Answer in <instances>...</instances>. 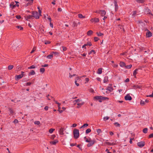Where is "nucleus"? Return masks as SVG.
Returning a JSON list of instances; mask_svg holds the SVG:
<instances>
[{"instance_id":"423d86ee","label":"nucleus","mask_w":153,"mask_h":153,"mask_svg":"<svg viewBox=\"0 0 153 153\" xmlns=\"http://www.w3.org/2000/svg\"><path fill=\"white\" fill-rule=\"evenodd\" d=\"M25 19L26 20L28 21L29 19H33L34 17L33 15H28L26 16H25Z\"/></svg>"},{"instance_id":"603ef678","label":"nucleus","mask_w":153,"mask_h":153,"mask_svg":"<svg viewBox=\"0 0 153 153\" xmlns=\"http://www.w3.org/2000/svg\"><path fill=\"white\" fill-rule=\"evenodd\" d=\"M76 75V74H73V75H71V74L70 73H69V77L70 78H71V77H72L74 76H75Z\"/></svg>"},{"instance_id":"aec40b11","label":"nucleus","mask_w":153,"mask_h":153,"mask_svg":"<svg viewBox=\"0 0 153 153\" xmlns=\"http://www.w3.org/2000/svg\"><path fill=\"white\" fill-rule=\"evenodd\" d=\"M93 31L91 30H89L87 32V35L88 36H90L93 33Z\"/></svg>"},{"instance_id":"473e14b6","label":"nucleus","mask_w":153,"mask_h":153,"mask_svg":"<svg viewBox=\"0 0 153 153\" xmlns=\"http://www.w3.org/2000/svg\"><path fill=\"white\" fill-rule=\"evenodd\" d=\"M88 125L87 123H86L84 124L83 126H82L80 128H84L85 127H86L88 126Z\"/></svg>"},{"instance_id":"2f4dec72","label":"nucleus","mask_w":153,"mask_h":153,"mask_svg":"<svg viewBox=\"0 0 153 153\" xmlns=\"http://www.w3.org/2000/svg\"><path fill=\"white\" fill-rule=\"evenodd\" d=\"M46 57L48 59H51L53 57V55L52 54H50L49 55L47 56Z\"/></svg>"},{"instance_id":"0eeeda50","label":"nucleus","mask_w":153,"mask_h":153,"mask_svg":"<svg viewBox=\"0 0 153 153\" xmlns=\"http://www.w3.org/2000/svg\"><path fill=\"white\" fill-rule=\"evenodd\" d=\"M125 99L126 100H129L130 101L132 100V97L130 96L129 94H127L125 97Z\"/></svg>"},{"instance_id":"b1692460","label":"nucleus","mask_w":153,"mask_h":153,"mask_svg":"<svg viewBox=\"0 0 153 153\" xmlns=\"http://www.w3.org/2000/svg\"><path fill=\"white\" fill-rule=\"evenodd\" d=\"M102 69L101 68H99L98 69L97 73L99 74H102Z\"/></svg>"},{"instance_id":"f8f14e48","label":"nucleus","mask_w":153,"mask_h":153,"mask_svg":"<svg viewBox=\"0 0 153 153\" xmlns=\"http://www.w3.org/2000/svg\"><path fill=\"white\" fill-rule=\"evenodd\" d=\"M33 0H26V1H28L29 2L26 4V6H27L28 5H30L32 4L33 2Z\"/></svg>"},{"instance_id":"f704fd0d","label":"nucleus","mask_w":153,"mask_h":153,"mask_svg":"<svg viewBox=\"0 0 153 153\" xmlns=\"http://www.w3.org/2000/svg\"><path fill=\"white\" fill-rule=\"evenodd\" d=\"M140 104L141 105H145V102L144 101H143L142 100H141L140 102Z\"/></svg>"},{"instance_id":"f03ea898","label":"nucleus","mask_w":153,"mask_h":153,"mask_svg":"<svg viewBox=\"0 0 153 153\" xmlns=\"http://www.w3.org/2000/svg\"><path fill=\"white\" fill-rule=\"evenodd\" d=\"M85 141L89 143H88L87 145V146L88 147H91V146H93L94 144L95 143H96V141L94 140H91V141H88V140H86Z\"/></svg>"},{"instance_id":"c9c22d12","label":"nucleus","mask_w":153,"mask_h":153,"mask_svg":"<svg viewBox=\"0 0 153 153\" xmlns=\"http://www.w3.org/2000/svg\"><path fill=\"white\" fill-rule=\"evenodd\" d=\"M91 131V130L90 128H88L86 130L85 133L86 134H88L90 133Z\"/></svg>"},{"instance_id":"c85d7f7f","label":"nucleus","mask_w":153,"mask_h":153,"mask_svg":"<svg viewBox=\"0 0 153 153\" xmlns=\"http://www.w3.org/2000/svg\"><path fill=\"white\" fill-rule=\"evenodd\" d=\"M13 65H10L8 66V70H10L12 69L13 68Z\"/></svg>"},{"instance_id":"2eb2a0df","label":"nucleus","mask_w":153,"mask_h":153,"mask_svg":"<svg viewBox=\"0 0 153 153\" xmlns=\"http://www.w3.org/2000/svg\"><path fill=\"white\" fill-rule=\"evenodd\" d=\"M119 64L121 67H125L126 66L125 63L123 62H120L119 63Z\"/></svg>"},{"instance_id":"0e129e2a","label":"nucleus","mask_w":153,"mask_h":153,"mask_svg":"<svg viewBox=\"0 0 153 153\" xmlns=\"http://www.w3.org/2000/svg\"><path fill=\"white\" fill-rule=\"evenodd\" d=\"M147 97H153V92H152V94L151 95H149L147 96Z\"/></svg>"},{"instance_id":"a19ab883","label":"nucleus","mask_w":153,"mask_h":153,"mask_svg":"<svg viewBox=\"0 0 153 153\" xmlns=\"http://www.w3.org/2000/svg\"><path fill=\"white\" fill-rule=\"evenodd\" d=\"M16 27L18 29H19L20 30H22L23 29V27L20 26H17Z\"/></svg>"},{"instance_id":"dca6fc26","label":"nucleus","mask_w":153,"mask_h":153,"mask_svg":"<svg viewBox=\"0 0 153 153\" xmlns=\"http://www.w3.org/2000/svg\"><path fill=\"white\" fill-rule=\"evenodd\" d=\"M14 4V2H12L10 4V7H12V9H13V8H14L15 7H16V5Z\"/></svg>"},{"instance_id":"c756f323","label":"nucleus","mask_w":153,"mask_h":153,"mask_svg":"<svg viewBox=\"0 0 153 153\" xmlns=\"http://www.w3.org/2000/svg\"><path fill=\"white\" fill-rule=\"evenodd\" d=\"M139 3H143L144 2V0H136Z\"/></svg>"},{"instance_id":"f257e3e1","label":"nucleus","mask_w":153,"mask_h":153,"mask_svg":"<svg viewBox=\"0 0 153 153\" xmlns=\"http://www.w3.org/2000/svg\"><path fill=\"white\" fill-rule=\"evenodd\" d=\"M74 137L75 139H77L79 136V130L75 129L73 130Z\"/></svg>"},{"instance_id":"bb28decb","label":"nucleus","mask_w":153,"mask_h":153,"mask_svg":"<svg viewBox=\"0 0 153 153\" xmlns=\"http://www.w3.org/2000/svg\"><path fill=\"white\" fill-rule=\"evenodd\" d=\"M132 66L131 65H126V66H125V68L126 69H130L131 68Z\"/></svg>"},{"instance_id":"864d4df0","label":"nucleus","mask_w":153,"mask_h":153,"mask_svg":"<svg viewBox=\"0 0 153 153\" xmlns=\"http://www.w3.org/2000/svg\"><path fill=\"white\" fill-rule=\"evenodd\" d=\"M48 64H45L44 65H42V67H48Z\"/></svg>"},{"instance_id":"4d7b16f0","label":"nucleus","mask_w":153,"mask_h":153,"mask_svg":"<svg viewBox=\"0 0 153 153\" xmlns=\"http://www.w3.org/2000/svg\"><path fill=\"white\" fill-rule=\"evenodd\" d=\"M62 48H63V51H66L67 50V48L64 46H62Z\"/></svg>"},{"instance_id":"ddd939ff","label":"nucleus","mask_w":153,"mask_h":153,"mask_svg":"<svg viewBox=\"0 0 153 153\" xmlns=\"http://www.w3.org/2000/svg\"><path fill=\"white\" fill-rule=\"evenodd\" d=\"M142 87V86L140 85H134L133 86V88L136 89L137 88L140 89Z\"/></svg>"},{"instance_id":"a18cd8bd","label":"nucleus","mask_w":153,"mask_h":153,"mask_svg":"<svg viewBox=\"0 0 153 153\" xmlns=\"http://www.w3.org/2000/svg\"><path fill=\"white\" fill-rule=\"evenodd\" d=\"M109 118V117H105L103 118V120H104V121H105L106 120H108Z\"/></svg>"},{"instance_id":"ea45409f","label":"nucleus","mask_w":153,"mask_h":153,"mask_svg":"<svg viewBox=\"0 0 153 153\" xmlns=\"http://www.w3.org/2000/svg\"><path fill=\"white\" fill-rule=\"evenodd\" d=\"M83 103H78L77 104V105L79 106H77V108H79L82 105H83Z\"/></svg>"},{"instance_id":"c03bdc74","label":"nucleus","mask_w":153,"mask_h":153,"mask_svg":"<svg viewBox=\"0 0 153 153\" xmlns=\"http://www.w3.org/2000/svg\"><path fill=\"white\" fill-rule=\"evenodd\" d=\"M34 124L37 125H39L40 124V122L39 121H35L34 122Z\"/></svg>"},{"instance_id":"338daca9","label":"nucleus","mask_w":153,"mask_h":153,"mask_svg":"<svg viewBox=\"0 0 153 153\" xmlns=\"http://www.w3.org/2000/svg\"><path fill=\"white\" fill-rule=\"evenodd\" d=\"M137 13V12L136 11H134L133 12V13L132 14L133 16H134Z\"/></svg>"},{"instance_id":"774afa93","label":"nucleus","mask_w":153,"mask_h":153,"mask_svg":"<svg viewBox=\"0 0 153 153\" xmlns=\"http://www.w3.org/2000/svg\"><path fill=\"white\" fill-rule=\"evenodd\" d=\"M129 81V79L128 78H127L125 80V82H128Z\"/></svg>"},{"instance_id":"9b49d317","label":"nucleus","mask_w":153,"mask_h":153,"mask_svg":"<svg viewBox=\"0 0 153 153\" xmlns=\"http://www.w3.org/2000/svg\"><path fill=\"white\" fill-rule=\"evenodd\" d=\"M64 128H61L59 129V132L60 135H63L64 133Z\"/></svg>"},{"instance_id":"4be33fe9","label":"nucleus","mask_w":153,"mask_h":153,"mask_svg":"<svg viewBox=\"0 0 153 153\" xmlns=\"http://www.w3.org/2000/svg\"><path fill=\"white\" fill-rule=\"evenodd\" d=\"M137 69H136L133 72V75L135 78L136 77V74L137 73Z\"/></svg>"},{"instance_id":"393cba45","label":"nucleus","mask_w":153,"mask_h":153,"mask_svg":"<svg viewBox=\"0 0 153 153\" xmlns=\"http://www.w3.org/2000/svg\"><path fill=\"white\" fill-rule=\"evenodd\" d=\"M78 17L80 19L85 18V16H83L82 14H78Z\"/></svg>"},{"instance_id":"49530a36","label":"nucleus","mask_w":153,"mask_h":153,"mask_svg":"<svg viewBox=\"0 0 153 153\" xmlns=\"http://www.w3.org/2000/svg\"><path fill=\"white\" fill-rule=\"evenodd\" d=\"M109 98H108L107 97H102V100H108Z\"/></svg>"},{"instance_id":"5fc2aeb1","label":"nucleus","mask_w":153,"mask_h":153,"mask_svg":"<svg viewBox=\"0 0 153 153\" xmlns=\"http://www.w3.org/2000/svg\"><path fill=\"white\" fill-rule=\"evenodd\" d=\"M153 137V133L150 134L149 136V138H151Z\"/></svg>"},{"instance_id":"6ab92c4d","label":"nucleus","mask_w":153,"mask_h":153,"mask_svg":"<svg viewBox=\"0 0 153 153\" xmlns=\"http://www.w3.org/2000/svg\"><path fill=\"white\" fill-rule=\"evenodd\" d=\"M35 74V72L34 71L32 70L29 73L28 75H34Z\"/></svg>"},{"instance_id":"13d9d810","label":"nucleus","mask_w":153,"mask_h":153,"mask_svg":"<svg viewBox=\"0 0 153 153\" xmlns=\"http://www.w3.org/2000/svg\"><path fill=\"white\" fill-rule=\"evenodd\" d=\"M75 84L77 86H78L79 85V84L77 83V81L76 79L75 80Z\"/></svg>"},{"instance_id":"3c124183","label":"nucleus","mask_w":153,"mask_h":153,"mask_svg":"<svg viewBox=\"0 0 153 153\" xmlns=\"http://www.w3.org/2000/svg\"><path fill=\"white\" fill-rule=\"evenodd\" d=\"M94 39L95 42H97L98 41L99 39L97 37H94Z\"/></svg>"},{"instance_id":"de8ad7c7","label":"nucleus","mask_w":153,"mask_h":153,"mask_svg":"<svg viewBox=\"0 0 153 153\" xmlns=\"http://www.w3.org/2000/svg\"><path fill=\"white\" fill-rule=\"evenodd\" d=\"M92 52H93L94 53H95L96 52L94 50H92L91 51H90L89 53L88 54H91Z\"/></svg>"},{"instance_id":"7c9ffc66","label":"nucleus","mask_w":153,"mask_h":153,"mask_svg":"<svg viewBox=\"0 0 153 153\" xmlns=\"http://www.w3.org/2000/svg\"><path fill=\"white\" fill-rule=\"evenodd\" d=\"M147 130H148L147 128H145L143 129V131L144 133L146 134L147 133Z\"/></svg>"},{"instance_id":"f3484780","label":"nucleus","mask_w":153,"mask_h":153,"mask_svg":"<svg viewBox=\"0 0 153 153\" xmlns=\"http://www.w3.org/2000/svg\"><path fill=\"white\" fill-rule=\"evenodd\" d=\"M146 35L148 37H151L152 35V33L149 31L146 33Z\"/></svg>"},{"instance_id":"052dcab7","label":"nucleus","mask_w":153,"mask_h":153,"mask_svg":"<svg viewBox=\"0 0 153 153\" xmlns=\"http://www.w3.org/2000/svg\"><path fill=\"white\" fill-rule=\"evenodd\" d=\"M16 17L18 19H19L21 18V17L20 15L16 16Z\"/></svg>"},{"instance_id":"5701e85b","label":"nucleus","mask_w":153,"mask_h":153,"mask_svg":"<svg viewBox=\"0 0 153 153\" xmlns=\"http://www.w3.org/2000/svg\"><path fill=\"white\" fill-rule=\"evenodd\" d=\"M108 76L105 77L104 78V79L103 80V82L104 83H106L108 82Z\"/></svg>"},{"instance_id":"69168bd1","label":"nucleus","mask_w":153,"mask_h":153,"mask_svg":"<svg viewBox=\"0 0 153 153\" xmlns=\"http://www.w3.org/2000/svg\"><path fill=\"white\" fill-rule=\"evenodd\" d=\"M77 125L76 124L74 123L72 125V127H76L77 126Z\"/></svg>"},{"instance_id":"680f3d73","label":"nucleus","mask_w":153,"mask_h":153,"mask_svg":"<svg viewBox=\"0 0 153 153\" xmlns=\"http://www.w3.org/2000/svg\"><path fill=\"white\" fill-rule=\"evenodd\" d=\"M31 84V83L30 82H27L26 83V85H27V86L30 85Z\"/></svg>"},{"instance_id":"20e7f679","label":"nucleus","mask_w":153,"mask_h":153,"mask_svg":"<svg viewBox=\"0 0 153 153\" xmlns=\"http://www.w3.org/2000/svg\"><path fill=\"white\" fill-rule=\"evenodd\" d=\"M32 14L33 15L34 18H35L36 19H39V16L38 13L36 11H33Z\"/></svg>"},{"instance_id":"9d476101","label":"nucleus","mask_w":153,"mask_h":153,"mask_svg":"<svg viewBox=\"0 0 153 153\" xmlns=\"http://www.w3.org/2000/svg\"><path fill=\"white\" fill-rule=\"evenodd\" d=\"M114 5L115 6V11H116L118 9V5L117 2L116 0L114 1Z\"/></svg>"},{"instance_id":"bf43d9fd","label":"nucleus","mask_w":153,"mask_h":153,"mask_svg":"<svg viewBox=\"0 0 153 153\" xmlns=\"http://www.w3.org/2000/svg\"><path fill=\"white\" fill-rule=\"evenodd\" d=\"M53 101L55 102L57 104H58V105H60L61 104L60 103H59L57 101H56L54 99V100H53Z\"/></svg>"},{"instance_id":"e433bc0d","label":"nucleus","mask_w":153,"mask_h":153,"mask_svg":"<svg viewBox=\"0 0 153 153\" xmlns=\"http://www.w3.org/2000/svg\"><path fill=\"white\" fill-rule=\"evenodd\" d=\"M72 25H73V27H77V24L76 23V22H75V21L73 22Z\"/></svg>"},{"instance_id":"6e6552de","label":"nucleus","mask_w":153,"mask_h":153,"mask_svg":"<svg viewBox=\"0 0 153 153\" xmlns=\"http://www.w3.org/2000/svg\"><path fill=\"white\" fill-rule=\"evenodd\" d=\"M91 21L92 23L93 22H99V19L98 18H94L91 19Z\"/></svg>"},{"instance_id":"72a5a7b5","label":"nucleus","mask_w":153,"mask_h":153,"mask_svg":"<svg viewBox=\"0 0 153 153\" xmlns=\"http://www.w3.org/2000/svg\"><path fill=\"white\" fill-rule=\"evenodd\" d=\"M96 33L98 36H102L103 35V33H101L100 32H97Z\"/></svg>"},{"instance_id":"4468645a","label":"nucleus","mask_w":153,"mask_h":153,"mask_svg":"<svg viewBox=\"0 0 153 153\" xmlns=\"http://www.w3.org/2000/svg\"><path fill=\"white\" fill-rule=\"evenodd\" d=\"M107 90H108L110 92H112L114 90L112 87L108 86L106 89Z\"/></svg>"},{"instance_id":"4c0bfd02","label":"nucleus","mask_w":153,"mask_h":153,"mask_svg":"<svg viewBox=\"0 0 153 153\" xmlns=\"http://www.w3.org/2000/svg\"><path fill=\"white\" fill-rule=\"evenodd\" d=\"M114 124V125L115 126H116L119 127H120V124H119L117 122L115 123Z\"/></svg>"},{"instance_id":"a878e982","label":"nucleus","mask_w":153,"mask_h":153,"mask_svg":"<svg viewBox=\"0 0 153 153\" xmlns=\"http://www.w3.org/2000/svg\"><path fill=\"white\" fill-rule=\"evenodd\" d=\"M45 71V70L44 68H42L40 69V73H43Z\"/></svg>"},{"instance_id":"8fccbe9b","label":"nucleus","mask_w":153,"mask_h":153,"mask_svg":"<svg viewBox=\"0 0 153 153\" xmlns=\"http://www.w3.org/2000/svg\"><path fill=\"white\" fill-rule=\"evenodd\" d=\"M97 133L99 134L101 132V130L100 129H98L97 130Z\"/></svg>"},{"instance_id":"e2e57ef3","label":"nucleus","mask_w":153,"mask_h":153,"mask_svg":"<svg viewBox=\"0 0 153 153\" xmlns=\"http://www.w3.org/2000/svg\"><path fill=\"white\" fill-rule=\"evenodd\" d=\"M51 43V42H50V41H46L45 42V44H49Z\"/></svg>"},{"instance_id":"39448f33","label":"nucleus","mask_w":153,"mask_h":153,"mask_svg":"<svg viewBox=\"0 0 153 153\" xmlns=\"http://www.w3.org/2000/svg\"><path fill=\"white\" fill-rule=\"evenodd\" d=\"M145 144V142L143 141H140L137 143V146L140 148H142L144 146Z\"/></svg>"},{"instance_id":"09e8293b","label":"nucleus","mask_w":153,"mask_h":153,"mask_svg":"<svg viewBox=\"0 0 153 153\" xmlns=\"http://www.w3.org/2000/svg\"><path fill=\"white\" fill-rule=\"evenodd\" d=\"M85 45H86V46L87 45H89L90 46H91L92 45V44L90 42H88L87 44H85Z\"/></svg>"},{"instance_id":"79ce46f5","label":"nucleus","mask_w":153,"mask_h":153,"mask_svg":"<svg viewBox=\"0 0 153 153\" xmlns=\"http://www.w3.org/2000/svg\"><path fill=\"white\" fill-rule=\"evenodd\" d=\"M36 68V67L34 65H32L31 66L28 68V69H31L35 68Z\"/></svg>"},{"instance_id":"cd10ccee","label":"nucleus","mask_w":153,"mask_h":153,"mask_svg":"<svg viewBox=\"0 0 153 153\" xmlns=\"http://www.w3.org/2000/svg\"><path fill=\"white\" fill-rule=\"evenodd\" d=\"M9 111L10 112V114L11 115H13L14 113L13 110L11 108H9Z\"/></svg>"},{"instance_id":"a211bd4d","label":"nucleus","mask_w":153,"mask_h":153,"mask_svg":"<svg viewBox=\"0 0 153 153\" xmlns=\"http://www.w3.org/2000/svg\"><path fill=\"white\" fill-rule=\"evenodd\" d=\"M58 140H55L54 141L51 142L50 143L51 144L53 145H56V143H58Z\"/></svg>"},{"instance_id":"6e6d98bb","label":"nucleus","mask_w":153,"mask_h":153,"mask_svg":"<svg viewBox=\"0 0 153 153\" xmlns=\"http://www.w3.org/2000/svg\"><path fill=\"white\" fill-rule=\"evenodd\" d=\"M13 122L15 123H18V120L17 119H15L14 120Z\"/></svg>"},{"instance_id":"58836bf2","label":"nucleus","mask_w":153,"mask_h":153,"mask_svg":"<svg viewBox=\"0 0 153 153\" xmlns=\"http://www.w3.org/2000/svg\"><path fill=\"white\" fill-rule=\"evenodd\" d=\"M36 49V47H34L33 48V49L32 50V51L30 52V53H33L34 51H35Z\"/></svg>"},{"instance_id":"1a4fd4ad","label":"nucleus","mask_w":153,"mask_h":153,"mask_svg":"<svg viewBox=\"0 0 153 153\" xmlns=\"http://www.w3.org/2000/svg\"><path fill=\"white\" fill-rule=\"evenodd\" d=\"M94 99L96 100H99L100 102H101L102 96H96L94 97Z\"/></svg>"},{"instance_id":"7ed1b4c3","label":"nucleus","mask_w":153,"mask_h":153,"mask_svg":"<svg viewBox=\"0 0 153 153\" xmlns=\"http://www.w3.org/2000/svg\"><path fill=\"white\" fill-rule=\"evenodd\" d=\"M24 72L23 71L21 72V74L18 75H16L15 76V79L16 80H19V79L22 78L24 76Z\"/></svg>"},{"instance_id":"37998d69","label":"nucleus","mask_w":153,"mask_h":153,"mask_svg":"<svg viewBox=\"0 0 153 153\" xmlns=\"http://www.w3.org/2000/svg\"><path fill=\"white\" fill-rule=\"evenodd\" d=\"M54 130V129L53 128H51L49 130V132L50 133H51L53 132Z\"/></svg>"},{"instance_id":"412c9836","label":"nucleus","mask_w":153,"mask_h":153,"mask_svg":"<svg viewBox=\"0 0 153 153\" xmlns=\"http://www.w3.org/2000/svg\"><path fill=\"white\" fill-rule=\"evenodd\" d=\"M106 12L105 10H102L101 13V16H103L105 15Z\"/></svg>"}]
</instances>
